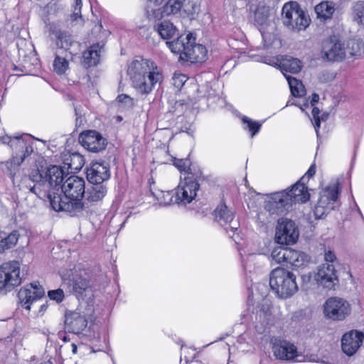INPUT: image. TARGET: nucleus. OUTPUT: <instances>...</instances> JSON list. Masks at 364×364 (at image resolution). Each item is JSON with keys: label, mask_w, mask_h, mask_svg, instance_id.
I'll return each mask as SVG.
<instances>
[{"label": "nucleus", "mask_w": 364, "mask_h": 364, "mask_svg": "<svg viewBox=\"0 0 364 364\" xmlns=\"http://www.w3.org/2000/svg\"><path fill=\"white\" fill-rule=\"evenodd\" d=\"M269 286L282 299L290 297L298 291L295 275L282 267H277L271 272Z\"/></svg>", "instance_id": "obj_4"}, {"label": "nucleus", "mask_w": 364, "mask_h": 364, "mask_svg": "<svg viewBox=\"0 0 364 364\" xmlns=\"http://www.w3.org/2000/svg\"><path fill=\"white\" fill-rule=\"evenodd\" d=\"M154 196L161 206L176 204L174 202L175 193L173 190L169 191H159L157 193H154Z\"/></svg>", "instance_id": "obj_40"}, {"label": "nucleus", "mask_w": 364, "mask_h": 364, "mask_svg": "<svg viewBox=\"0 0 364 364\" xmlns=\"http://www.w3.org/2000/svg\"><path fill=\"white\" fill-rule=\"evenodd\" d=\"M282 70L291 73H298L302 68L301 62L290 56H285L279 63Z\"/></svg>", "instance_id": "obj_33"}, {"label": "nucleus", "mask_w": 364, "mask_h": 364, "mask_svg": "<svg viewBox=\"0 0 364 364\" xmlns=\"http://www.w3.org/2000/svg\"><path fill=\"white\" fill-rule=\"evenodd\" d=\"M315 12L321 21L329 20L335 12V4L332 1H322L315 6Z\"/></svg>", "instance_id": "obj_30"}, {"label": "nucleus", "mask_w": 364, "mask_h": 364, "mask_svg": "<svg viewBox=\"0 0 364 364\" xmlns=\"http://www.w3.org/2000/svg\"><path fill=\"white\" fill-rule=\"evenodd\" d=\"M117 100L126 109L132 108L134 105V99L126 94L119 95Z\"/></svg>", "instance_id": "obj_47"}, {"label": "nucleus", "mask_w": 364, "mask_h": 364, "mask_svg": "<svg viewBox=\"0 0 364 364\" xmlns=\"http://www.w3.org/2000/svg\"><path fill=\"white\" fill-rule=\"evenodd\" d=\"M192 9H193V11H195V6H194V5H192Z\"/></svg>", "instance_id": "obj_62"}, {"label": "nucleus", "mask_w": 364, "mask_h": 364, "mask_svg": "<svg viewBox=\"0 0 364 364\" xmlns=\"http://www.w3.org/2000/svg\"><path fill=\"white\" fill-rule=\"evenodd\" d=\"M78 139L85 149L94 153L105 149L107 144V139L95 130H87L82 132Z\"/></svg>", "instance_id": "obj_18"}, {"label": "nucleus", "mask_w": 364, "mask_h": 364, "mask_svg": "<svg viewBox=\"0 0 364 364\" xmlns=\"http://www.w3.org/2000/svg\"><path fill=\"white\" fill-rule=\"evenodd\" d=\"M305 183L306 176H302L289 191H284L291 206L294 203H304L309 200L310 194Z\"/></svg>", "instance_id": "obj_22"}, {"label": "nucleus", "mask_w": 364, "mask_h": 364, "mask_svg": "<svg viewBox=\"0 0 364 364\" xmlns=\"http://www.w3.org/2000/svg\"><path fill=\"white\" fill-rule=\"evenodd\" d=\"M202 177V172L198 170L197 172H189L187 176H181V182L175 188L174 202L178 205H186L190 203L196 196V192L199 189V181Z\"/></svg>", "instance_id": "obj_5"}, {"label": "nucleus", "mask_w": 364, "mask_h": 364, "mask_svg": "<svg viewBox=\"0 0 364 364\" xmlns=\"http://www.w3.org/2000/svg\"><path fill=\"white\" fill-rule=\"evenodd\" d=\"M242 122L244 124L246 125L245 129H248V131L251 132L252 136H254L256 134H257L262 127L261 122L253 121L252 119L246 116L242 117Z\"/></svg>", "instance_id": "obj_43"}, {"label": "nucleus", "mask_w": 364, "mask_h": 364, "mask_svg": "<svg viewBox=\"0 0 364 364\" xmlns=\"http://www.w3.org/2000/svg\"><path fill=\"white\" fill-rule=\"evenodd\" d=\"M45 295L43 287L38 282H34L21 288L18 293V298L21 306L30 310L31 305Z\"/></svg>", "instance_id": "obj_17"}, {"label": "nucleus", "mask_w": 364, "mask_h": 364, "mask_svg": "<svg viewBox=\"0 0 364 364\" xmlns=\"http://www.w3.org/2000/svg\"><path fill=\"white\" fill-rule=\"evenodd\" d=\"M72 351L73 353H77V346L75 344V343H73L72 344Z\"/></svg>", "instance_id": "obj_59"}, {"label": "nucleus", "mask_w": 364, "mask_h": 364, "mask_svg": "<svg viewBox=\"0 0 364 364\" xmlns=\"http://www.w3.org/2000/svg\"><path fill=\"white\" fill-rule=\"evenodd\" d=\"M58 336L59 338L62 339L64 342H68L70 341V338L65 335L64 332L59 331L58 333Z\"/></svg>", "instance_id": "obj_54"}, {"label": "nucleus", "mask_w": 364, "mask_h": 364, "mask_svg": "<svg viewBox=\"0 0 364 364\" xmlns=\"http://www.w3.org/2000/svg\"><path fill=\"white\" fill-rule=\"evenodd\" d=\"M328 117V113H323L322 114L321 117H320V119H321V121L323 120V121H326Z\"/></svg>", "instance_id": "obj_58"}, {"label": "nucleus", "mask_w": 364, "mask_h": 364, "mask_svg": "<svg viewBox=\"0 0 364 364\" xmlns=\"http://www.w3.org/2000/svg\"><path fill=\"white\" fill-rule=\"evenodd\" d=\"M319 100V95L316 93H314L311 96V105L314 106Z\"/></svg>", "instance_id": "obj_53"}, {"label": "nucleus", "mask_w": 364, "mask_h": 364, "mask_svg": "<svg viewBox=\"0 0 364 364\" xmlns=\"http://www.w3.org/2000/svg\"><path fill=\"white\" fill-rule=\"evenodd\" d=\"M176 31V26L168 21H164L157 25V31L164 39L172 38Z\"/></svg>", "instance_id": "obj_37"}, {"label": "nucleus", "mask_w": 364, "mask_h": 364, "mask_svg": "<svg viewBox=\"0 0 364 364\" xmlns=\"http://www.w3.org/2000/svg\"><path fill=\"white\" fill-rule=\"evenodd\" d=\"M166 44L171 52L180 54L181 58L184 59V53L186 51V46H188L186 37L180 36L174 41H167Z\"/></svg>", "instance_id": "obj_35"}, {"label": "nucleus", "mask_w": 364, "mask_h": 364, "mask_svg": "<svg viewBox=\"0 0 364 364\" xmlns=\"http://www.w3.org/2000/svg\"><path fill=\"white\" fill-rule=\"evenodd\" d=\"M215 220L223 226L226 232L235 242L240 237L238 229L239 222L235 219V213L225 203H220L213 212Z\"/></svg>", "instance_id": "obj_11"}, {"label": "nucleus", "mask_w": 364, "mask_h": 364, "mask_svg": "<svg viewBox=\"0 0 364 364\" xmlns=\"http://www.w3.org/2000/svg\"><path fill=\"white\" fill-rule=\"evenodd\" d=\"M330 80H333L334 78V75L333 74L331 75V76L328 77Z\"/></svg>", "instance_id": "obj_61"}, {"label": "nucleus", "mask_w": 364, "mask_h": 364, "mask_svg": "<svg viewBox=\"0 0 364 364\" xmlns=\"http://www.w3.org/2000/svg\"><path fill=\"white\" fill-rule=\"evenodd\" d=\"M133 87L142 95L150 93L156 84L164 80L162 69L151 60L140 58L133 60L128 67Z\"/></svg>", "instance_id": "obj_2"}, {"label": "nucleus", "mask_w": 364, "mask_h": 364, "mask_svg": "<svg viewBox=\"0 0 364 364\" xmlns=\"http://www.w3.org/2000/svg\"><path fill=\"white\" fill-rule=\"evenodd\" d=\"M321 58L329 62H341L346 58L345 42L335 37L324 41L322 43Z\"/></svg>", "instance_id": "obj_15"}, {"label": "nucleus", "mask_w": 364, "mask_h": 364, "mask_svg": "<svg viewBox=\"0 0 364 364\" xmlns=\"http://www.w3.org/2000/svg\"><path fill=\"white\" fill-rule=\"evenodd\" d=\"M272 349L274 356L281 360L299 361V356L296 347L291 342L279 338L271 339Z\"/></svg>", "instance_id": "obj_16"}, {"label": "nucleus", "mask_w": 364, "mask_h": 364, "mask_svg": "<svg viewBox=\"0 0 364 364\" xmlns=\"http://www.w3.org/2000/svg\"><path fill=\"white\" fill-rule=\"evenodd\" d=\"M324 259L326 263L332 264L336 260V257L332 251L328 250L325 252Z\"/></svg>", "instance_id": "obj_51"}, {"label": "nucleus", "mask_w": 364, "mask_h": 364, "mask_svg": "<svg viewBox=\"0 0 364 364\" xmlns=\"http://www.w3.org/2000/svg\"><path fill=\"white\" fill-rule=\"evenodd\" d=\"M188 41V46H186V51L184 53V59L191 63H202L205 60L207 56V49L201 44H196L195 43L196 38L193 36L191 33H189L186 36Z\"/></svg>", "instance_id": "obj_19"}, {"label": "nucleus", "mask_w": 364, "mask_h": 364, "mask_svg": "<svg viewBox=\"0 0 364 364\" xmlns=\"http://www.w3.org/2000/svg\"><path fill=\"white\" fill-rule=\"evenodd\" d=\"M284 191L270 194L264 202V209L270 214L281 215L291 208Z\"/></svg>", "instance_id": "obj_20"}, {"label": "nucleus", "mask_w": 364, "mask_h": 364, "mask_svg": "<svg viewBox=\"0 0 364 364\" xmlns=\"http://www.w3.org/2000/svg\"><path fill=\"white\" fill-rule=\"evenodd\" d=\"M187 80L188 77L186 75L180 73H175L171 78V84L178 92L181 90Z\"/></svg>", "instance_id": "obj_45"}, {"label": "nucleus", "mask_w": 364, "mask_h": 364, "mask_svg": "<svg viewBox=\"0 0 364 364\" xmlns=\"http://www.w3.org/2000/svg\"><path fill=\"white\" fill-rule=\"evenodd\" d=\"M72 58L71 52L65 53L63 57L56 54L53 64L54 71L58 75L64 74L69 68V60Z\"/></svg>", "instance_id": "obj_34"}, {"label": "nucleus", "mask_w": 364, "mask_h": 364, "mask_svg": "<svg viewBox=\"0 0 364 364\" xmlns=\"http://www.w3.org/2000/svg\"><path fill=\"white\" fill-rule=\"evenodd\" d=\"M314 279L318 285L328 289H332L338 282L334 265L326 263L318 267L314 275Z\"/></svg>", "instance_id": "obj_23"}, {"label": "nucleus", "mask_w": 364, "mask_h": 364, "mask_svg": "<svg viewBox=\"0 0 364 364\" xmlns=\"http://www.w3.org/2000/svg\"><path fill=\"white\" fill-rule=\"evenodd\" d=\"M311 275L310 274H304L301 276V279L304 283H308L311 280Z\"/></svg>", "instance_id": "obj_55"}, {"label": "nucleus", "mask_w": 364, "mask_h": 364, "mask_svg": "<svg viewBox=\"0 0 364 364\" xmlns=\"http://www.w3.org/2000/svg\"><path fill=\"white\" fill-rule=\"evenodd\" d=\"M21 283L20 265L18 262H6L0 265V292L6 294Z\"/></svg>", "instance_id": "obj_9"}, {"label": "nucleus", "mask_w": 364, "mask_h": 364, "mask_svg": "<svg viewBox=\"0 0 364 364\" xmlns=\"http://www.w3.org/2000/svg\"><path fill=\"white\" fill-rule=\"evenodd\" d=\"M282 17L284 24L294 31L306 29L310 22L309 17L296 1H290L283 6Z\"/></svg>", "instance_id": "obj_6"}, {"label": "nucleus", "mask_w": 364, "mask_h": 364, "mask_svg": "<svg viewBox=\"0 0 364 364\" xmlns=\"http://www.w3.org/2000/svg\"><path fill=\"white\" fill-rule=\"evenodd\" d=\"M81 8H82V1L81 0H75V5L74 6L73 11V16L75 19L77 18L78 16H81Z\"/></svg>", "instance_id": "obj_50"}, {"label": "nucleus", "mask_w": 364, "mask_h": 364, "mask_svg": "<svg viewBox=\"0 0 364 364\" xmlns=\"http://www.w3.org/2000/svg\"><path fill=\"white\" fill-rule=\"evenodd\" d=\"M149 1H150L151 3H153L156 5H159V4H161L164 0H148Z\"/></svg>", "instance_id": "obj_57"}, {"label": "nucleus", "mask_w": 364, "mask_h": 364, "mask_svg": "<svg viewBox=\"0 0 364 364\" xmlns=\"http://www.w3.org/2000/svg\"><path fill=\"white\" fill-rule=\"evenodd\" d=\"M338 193V188L336 186L327 187L323 190L314 207V213L316 218H321L334 209Z\"/></svg>", "instance_id": "obj_14"}, {"label": "nucleus", "mask_w": 364, "mask_h": 364, "mask_svg": "<svg viewBox=\"0 0 364 364\" xmlns=\"http://www.w3.org/2000/svg\"><path fill=\"white\" fill-rule=\"evenodd\" d=\"M171 161L173 164L180 171V172L185 176L189 172H193L192 168H191V162L190 159H177L176 157H172Z\"/></svg>", "instance_id": "obj_42"}, {"label": "nucleus", "mask_w": 364, "mask_h": 364, "mask_svg": "<svg viewBox=\"0 0 364 364\" xmlns=\"http://www.w3.org/2000/svg\"><path fill=\"white\" fill-rule=\"evenodd\" d=\"M50 31L55 36L56 46L60 49H63L65 53H69V49L73 43L71 34L67 31L57 28L55 25L50 26Z\"/></svg>", "instance_id": "obj_27"}, {"label": "nucleus", "mask_w": 364, "mask_h": 364, "mask_svg": "<svg viewBox=\"0 0 364 364\" xmlns=\"http://www.w3.org/2000/svg\"><path fill=\"white\" fill-rule=\"evenodd\" d=\"M351 11L353 21L364 28V0L353 2Z\"/></svg>", "instance_id": "obj_36"}, {"label": "nucleus", "mask_w": 364, "mask_h": 364, "mask_svg": "<svg viewBox=\"0 0 364 364\" xmlns=\"http://www.w3.org/2000/svg\"><path fill=\"white\" fill-rule=\"evenodd\" d=\"M364 339V334L356 330L346 333L341 339L343 352L348 356L354 355L360 347Z\"/></svg>", "instance_id": "obj_24"}, {"label": "nucleus", "mask_w": 364, "mask_h": 364, "mask_svg": "<svg viewBox=\"0 0 364 364\" xmlns=\"http://www.w3.org/2000/svg\"><path fill=\"white\" fill-rule=\"evenodd\" d=\"M64 284L70 288V291L78 299H83L88 294L92 291L91 280L85 277V271L74 267L70 273L63 276Z\"/></svg>", "instance_id": "obj_7"}, {"label": "nucleus", "mask_w": 364, "mask_h": 364, "mask_svg": "<svg viewBox=\"0 0 364 364\" xmlns=\"http://www.w3.org/2000/svg\"><path fill=\"white\" fill-rule=\"evenodd\" d=\"M268 19L267 11L264 9H257L254 15V22L257 26H263L267 24Z\"/></svg>", "instance_id": "obj_44"}, {"label": "nucleus", "mask_w": 364, "mask_h": 364, "mask_svg": "<svg viewBox=\"0 0 364 364\" xmlns=\"http://www.w3.org/2000/svg\"><path fill=\"white\" fill-rule=\"evenodd\" d=\"M186 0H168L164 6L162 14L169 16L175 14L181 11V8L185 6Z\"/></svg>", "instance_id": "obj_39"}, {"label": "nucleus", "mask_w": 364, "mask_h": 364, "mask_svg": "<svg viewBox=\"0 0 364 364\" xmlns=\"http://www.w3.org/2000/svg\"><path fill=\"white\" fill-rule=\"evenodd\" d=\"M3 144H8L12 149L11 158L4 164L6 173L15 184L16 170L33 152L31 144L27 141L22 136L11 137L5 136L1 139Z\"/></svg>", "instance_id": "obj_3"}, {"label": "nucleus", "mask_w": 364, "mask_h": 364, "mask_svg": "<svg viewBox=\"0 0 364 364\" xmlns=\"http://www.w3.org/2000/svg\"><path fill=\"white\" fill-rule=\"evenodd\" d=\"M311 114L314 119V127L317 136L319 135V128L321 126V119H320V110L318 107H314L311 111Z\"/></svg>", "instance_id": "obj_48"}, {"label": "nucleus", "mask_w": 364, "mask_h": 364, "mask_svg": "<svg viewBox=\"0 0 364 364\" xmlns=\"http://www.w3.org/2000/svg\"><path fill=\"white\" fill-rule=\"evenodd\" d=\"M299 230L291 220L282 218L278 220L276 228L275 240L281 245H292L299 238Z\"/></svg>", "instance_id": "obj_13"}, {"label": "nucleus", "mask_w": 364, "mask_h": 364, "mask_svg": "<svg viewBox=\"0 0 364 364\" xmlns=\"http://www.w3.org/2000/svg\"><path fill=\"white\" fill-rule=\"evenodd\" d=\"M85 196V180L71 176L63 182L58 196L50 199V207L56 212H65L71 217H81L87 212L83 201Z\"/></svg>", "instance_id": "obj_1"}, {"label": "nucleus", "mask_w": 364, "mask_h": 364, "mask_svg": "<svg viewBox=\"0 0 364 364\" xmlns=\"http://www.w3.org/2000/svg\"><path fill=\"white\" fill-rule=\"evenodd\" d=\"M316 173V167H315V165L314 164H312L309 168L308 169V171H306V173H305V175L304 176H306V182H307L309 179L310 177H312Z\"/></svg>", "instance_id": "obj_52"}, {"label": "nucleus", "mask_w": 364, "mask_h": 364, "mask_svg": "<svg viewBox=\"0 0 364 364\" xmlns=\"http://www.w3.org/2000/svg\"><path fill=\"white\" fill-rule=\"evenodd\" d=\"M86 177L91 184H104L110 178V170L104 162H92L86 168Z\"/></svg>", "instance_id": "obj_21"}, {"label": "nucleus", "mask_w": 364, "mask_h": 364, "mask_svg": "<svg viewBox=\"0 0 364 364\" xmlns=\"http://www.w3.org/2000/svg\"><path fill=\"white\" fill-rule=\"evenodd\" d=\"M19 172V166L16 170L14 186L17 185L20 189L28 190L30 193L35 194L39 198L45 200L47 198L46 192L44 189L46 185L43 183V173L39 168L33 169L28 175L23 176L18 181L17 173ZM12 183H14L12 181Z\"/></svg>", "instance_id": "obj_8"}, {"label": "nucleus", "mask_w": 364, "mask_h": 364, "mask_svg": "<svg viewBox=\"0 0 364 364\" xmlns=\"http://www.w3.org/2000/svg\"><path fill=\"white\" fill-rule=\"evenodd\" d=\"M48 308V305L47 304H42L40 307V309H39V313H41L42 314H43V312L47 309Z\"/></svg>", "instance_id": "obj_56"}, {"label": "nucleus", "mask_w": 364, "mask_h": 364, "mask_svg": "<svg viewBox=\"0 0 364 364\" xmlns=\"http://www.w3.org/2000/svg\"><path fill=\"white\" fill-rule=\"evenodd\" d=\"M48 295L51 300H54L58 303L61 302L64 299V291L61 289L50 290Z\"/></svg>", "instance_id": "obj_49"}, {"label": "nucleus", "mask_w": 364, "mask_h": 364, "mask_svg": "<svg viewBox=\"0 0 364 364\" xmlns=\"http://www.w3.org/2000/svg\"><path fill=\"white\" fill-rule=\"evenodd\" d=\"M351 307L348 301L338 297L328 298L323 305L324 315L333 321H343L350 313Z\"/></svg>", "instance_id": "obj_12"}, {"label": "nucleus", "mask_w": 364, "mask_h": 364, "mask_svg": "<svg viewBox=\"0 0 364 364\" xmlns=\"http://www.w3.org/2000/svg\"><path fill=\"white\" fill-rule=\"evenodd\" d=\"M309 262L310 257L307 254L289 248L287 264H289L292 269L304 268L307 266Z\"/></svg>", "instance_id": "obj_28"}, {"label": "nucleus", "mask_w": 364, "mask_h": 364, "mask_svg": "<svg viewBox=\"0 0 364 364\" xmlns=\"http://www.w3.org/2000/svg\"><path fill=\"white\" fill-rule=\"evenodd\" d=\"M18 68L16 66L14 67V70H17Z\"/></svg>", "instance_id": "obj_63"}, {"label": "nucleus", "mask_w": 364, "mask_h": 364, "mask_svg": "<svg viewBox=\"0 0 364 364\" xmlns=\"http://www.w3.org/2000/svg\"><path fill=\"white\" fill-rule=\"evenodd\" d=\"M39 65V61L37 58L34 57L32 62L25 59L22 65L23 68L21 70L26 73H31L34 69H38Z\"/></svg>", "instance_id": "obj_46"}, {"label": "nucleus", "mask_w": 364, "mask_h": 364, "mask_svg": "<svg viewBox=\"0 0 364 364\" xmlns=\"http://www.w3.org/2000/svg\"><path fill=\"white\" fill-rule=\"evenodd\" d=\"M346 58L359 56L364 52V43L360 39H349L345 42Z\"/></svg>", "instance_id": "obj_32"}, {"label": "nucleus", "mask_w": 364, "mask_h": 364, "mask_svg": "<svg viewBox=\"0 0 364 364\" xmlns=\"http://www.w3.org/2000/svg\"><path fill=\"white\" fill-rule=\"evenodd\" d=\"M266 63L269 64V65H273V64L277 65V63L275 62L274 59L269 60V62H266Z\"/></svg>", "instance_id": "obj_60"}, {"label": "nucleus", "mask_w": 364, "mask_h": 364, "mask_svg": "<svg viewBox=\"0 0 364 364\" xmlns=\"http://www.w3.org/2000/svg\"><path fill=\"white\" fill-rule=\"evenodd\" d=\"M43 173V183L46 196L50 203L53 196H58L63 183L65 172L60 166H50L46 171L41 170Z\"/></svg>", "instance_id": "obj_10"}, {"label": "nucleus", "mask_w": 364, "mask_h": 364, "mask_svg": "<svg viewBox=\"0 0 364 364\" xmlns=\"http://www.w3.org/2000/svg\"><path fill=\"white\" fill-rule=\"evenodd\" d=\"M107 189L104 184H92L85 192L86 199L90 203L98 202L105 196Z\"/></svg>", "instance_id": "obj_31"}, {"label": "nucleus", "mask_w": 364, "mask_h": 364, "mask_svg": "<svg viewBox=\"0 0 364 364\" xmlns=\"http://www.w3.org/2000/svg\"><path fill=\"white\" fill-rule=\"evenodd\" d=\"M289 248L287 247L278 246L273 249L271 252V258L277 264L286 262L289 257Z\"/></svg>", "instance_id": "obj_41"}, {"label": "nucleus", "mask_w": 364, "mask_h": 364, "mask_svg": "<svg viewBox=\"0 0 364 364\" xmlns=\"http://www.w3.org/2000/svg\"><path fill=\"white\" fill-rule=\"evenodd\" d=\"M105 43L98 42L92 45L83 53V64L85 66L91 67L97 65L100 60L102 53L105 52Z\"/></svg>", "instance_id": "obj_26"}, {"label": "nucleus", "mask_w": 364, "mask_h": 364, "mask_svg": "<svg viewBox=\"0 0 364 364\" xmlns=\"http://www.w3.org/2000/svg\"><path fill=\"white\" fill-rule=\"evenodd\" d=\"M64 323L65 328L75 334L80 333L87 326L86 316L77 311L66 312Z\"/></svg>", "instance_id": "obj_25"}, {"label": "nucleus", "mask_w": 364, "mask_h": 364, "mask_svg": "<svg viewBox=\"0 0 364 364\" xmlns=\"http://www.w3.org/2000/svg\"><path fill=\"white\" fill-rule=\"evenodd\" d=\"M20 233L18 230H14L9 233L1 231L0 254L4 252L6 250L14 248L17 245Z\"/></svg>", "instance_id": "obj_29"}, {"label": "nucleus", "mask_w": 364, "mask_h": 364, "mask_svg": "<svg viewBox=\"0 0 364 364\" xmlns=\"http://www.w3.org/2000/svg\"><path fill=\"white\" fill-rule=\"evenodd\" d=\"M286 78L288 81L291 93L294 97H300L306 94V90L301 81L291 76H286Z\"/></svg>", "instance_id": "obj_38"}]
</instances>
